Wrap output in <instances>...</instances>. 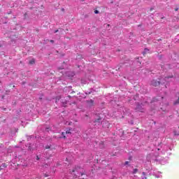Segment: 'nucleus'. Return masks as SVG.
I'll return each instance as SVG.
<instances>
[{"label":"nucleus","mask_w":179,"mask_h":179,"mask_svg":"<svg viewBox=\"0 0 179 179\" xmlns=\"http://www.w3.org/2000/svg\"><path fill=\"white\" fill-rule=\"evenodd\" d=\"M70 174H73L74 177L77 178V177H82V176H86L87 173L85 169L80 167V166H76L72 169L69 170Z\"/></svg>","instance_id":"obj_1"},{"label":"nucleus","mask_w":179,"mask_h":179,"mask_svg":"<svg viewBox=\"0 0 179 179\" xmlns=\"http://www.w3.org/2000/svg\"><path fill=\"white\" fill-rule=\"evenodd\" d=\"M94 122L95 125H100V124H103L102 127L103 128H108L110 125V123H108V122H103V118H101V117L100 116H98V117L95 119Z\"/></svg>","instance_id":"obj_2"},{"label":"nucleus","mask_w":179,"mask_h":179,"mask_svg":"<svg viewBox=\"0 0 179 179\" xmlns=\"http://www.w3.org/2000/svg\"><path fill=\"white\" fill-rule=\"evenodd\" d=\"M26 148H27L28 152H33L37 149V144L36 143H29L26 145Z\"/></svg>","instance_id":"obj_3"},{"label":"nucleus","mask_w":179,"mask_h":179,"mask_svg":"<svg viewBox=\"0 0 179 179\" xmlns=\"http://www.w3.org/2000/svg\"><path fill=\"white\" fill-rule=\"evenodd\" d=\"M52 140L50 139L49 142L45 145H43V149H49L51 150V148H52Z\"/></svg>","instance_id":"obj_4"},{"label":"nucleus","mask_w":179,"mask_h":179,"mask_svg":"<svg viewBox=\"0 0 179 179\" xmlns=\"http://www.w3.org/2000/svg\"><path fill=\"white\" fill-rule=\"evenodd\" d=\"M136 110L137 111H141V113H143V110H144L143 104L142 103L136 104Z\"/></svg>","instance_id":"obj_5"},{"label":"nucleus","mask_w":179,"mask_h":179,"mask_svg":"<svg viewBox=\"0 0 179 179\" xmlns=\"http://www.w3.org/2000/svg\"><path fill=\"white\" fill-rule=\"evenodd\" d=\"M147 160L148 162H152V160L156 161V156H155V154L150 153V155H147Z\"/></svg>","instance_id":"obj_6"},{"label":"nucleus","mask_w":179,"mask_h":179,"mask_svg":"<svg viewBox=\"0 0 179 179\" xmlns=\"http://www.w3.org/2000/svg\"><path fill=\"white\" fill-rule=\"evenodd\" d=\"M160 85V81L152 80L150 82V85L154 86V87H157Z\"/></svg>","instance_id":"obj_7"},{"label":"nucleus","mask_w":179,"mask_h":179,"mask_svg":"<svg viewBox=\"0 0 179 179\" xmlns=\"http://www.w3.org/2000/svg\"><path fill=\"white\" fill-rule=\"evenodd\" d=\"M86 103L89 107H93L94 106V100L93 99L87 100Z\"/></svg>","instance_id":"obj_8"},{"label":"nucleus","mask_w":179,"mask_h":179,"mask_svg":"<svg viewBox=\"0 0 179 179\" xmlns=\"http://www.w3.org/2000/svg\"><path fill=\"white\" fill-rule=\"evenodd\" d=\"M66 76H68V78H73L75 76V72L67 71L66 72Z\"/></svg>","instance_id":"obj_9"},{"label":"nucleus","mask_w":179,"mask_h":179,"mask_svg":"<svg viewBox=\"0 0 179 179\" xmlns=\"http://www.w3.org/2000/svg\"><path fill=\"white\" fill-rule=\"evenodd\" d=\"M66 66V64L65 63V62H63V64L58 67L57 69H58V71L59 72H61V71H62V69H65V67Z\"/></svg>","instance_id":"obj_10"},{"label":"nucleus","mask_w":179,"mask_h":179,"mask_svg":"<svg viewBox=\"0 0 179 179\" xmlns=\"http://www.w3.org/2000/svg\"><path fill=\"white\" fill-rule=\"evenodd\" d=\"M72 134V128H69L66 131V135H71Z\"/></svg>","instance_id":"obj_11"},{"label":"nucleus","mask_w":179,"mask_h":179,"mask_svg":"<svg viewBox=\"0 0 179 179\" xmlns=\"http://www.w3.org/2000/svg\"><path fill=\"white\" fill-rule=\"evenodd\" d=\"M94 92V90L93 88H91L89 91L85 92V94H92Z\"/></svg>","instance_id":"obj_12"},{"label":"nucleus","mask_w":179,"mask_h":179,"mask_svg":"<svg viewBox=\"0 0 179 179\" xmlns=\"http://www.w3.org/2000/svg\"><path fill=\"white\" fill-rule=\"evenodd\" d=\"M149 51H150L149 49L145 48L144 50L142 52L143 55H146V53L149 52Z\"/></svg>","instance_id":"obj_13"},{"label":"nucleus","mask_w":179,"mask_h":179,"mask_svg":"<svg viewBox=\"0 0 179 179\" xmlns=\"http://www.w3.org/2000/svg\"><path fill=\"white\" fill-rule=\"evenodd\" d=\"M81 83H83V85H86V83H87V81L86 80V79L82 78Z\"/></svg>","instance_id":"obj_14"},{"label":"nucleus","mask_w":179,"mask_h":179,"mask_svg":"<svg viewBox=\"0 0 179 179\" xmlns=\"http://www.w3.org/2000/svg\"><path fill=\"white\" fill-rule=\"evenodd\" d=\"M124 166H127V167H129V166H131V164L129 162L126 161L124 164Z\"/></svg>","instance_id":"obj_15"},{"label":"nucleus","mask_w":179,"mask_h":179,"mask_svg":"<svg viewBox=\"0 0 179 179\" xmlns=\"http://www.w3.org/2000/svg\"><path fill=\"white\" fill-rule=\"evenodd\" d=\"M59 100H61V96H57L55 98V103H58V101H59Z\"/></svg>","instance_id":"obj_16"},{"label":"nucleus","mask_w":179,"mask_h":179,"mask_svg":"<svg viewBox=\"0 0 179 179\" xmlns=\"http://www.w3.org/2000/svg\"><path fill=\"white\" fill-rule=\"evenodd\" d=\"M157 101H159V99H157V98H153L151 101V103H156Z\"/></svg>","instance_id":"obj_17"},{"label":"nucleus","mask_w":179,"mask_h":179,"mask_svg":"<svg viewBox=\"0 0 179 179\" xmlns=\"http://www.w3.org/2000/svg\"><path fill=\"white\" fill-rule=\"evenodd\" d=\"M177 104H179V98L173 102V106H177Z\"/></svg>","instance_id":"obj_18"},{"label":"nucleus","mask_w":179,"mask_h":179,"mask_svg":"<svg viewBox=\"0 0 179 179\" xmlns=\"http://www.w3.org/2000/svg\"><path fill=\"white\" fill-rule=\"evenodd\" d=\"M66 134V133H65V132H62V137H60V138H64V139H65L66 138V136H65Z\"/></svg>","instance_id":"obj_19"},{"label":"nucleus","mask_w":179,"mask_h":179,"mask_svg":"<svg viewBox=\"0 0 179 179\" xmlns=\"http://www.w3.org/2000/svg\"><path fill=\"white\" fill-rule=\"evenodd\" d=\"M142 175L144 176L143 177H142V179H146V173L145 172H142Z\"/></svg>","instance_id":"obj_20"},{"label":"nucleus","mask_w":179,"mask_h":179,"mask_svg":"<svg viewBox=\"0 0 179 179\" xmlns=\"http://www.w3.org/2000/svg\"><path fill=\"white\" fill-rule=\"evenodd\" d=\"M136 64H141V62L139 61V57L136 58Z\"/></svg>","instance_id":"obj_21"},{"label":"nucleus","mask_w":179,"mask_h":179,"mask_svg":"<svg viewBox=\"0 0 179 179\" xmlns=\"http://www.w3.org/2000/svg\"><path fill=\"white\" fill-rule=\"evenodd\" d=\"M31 138H34V136H29L27 138V141H30V139H31Z\"/></svg>","instance_id":"obj_22"},{"label":"nucleus","mask_w":179,"mask_h":179,"mask_svg":"<svg viewBox=\"0 0 179 179\" xmlns=\"http://www.w3.org/2000/svg\"><path fill=\"white\" fill-rule=\"evenodd\" d=\"M34 62H35L34 59H31L29 61V64H34Z\"/></svg>","instance_id":"obj_23"},{"label":"nucleus","mask_w":179,"mask_h":179,"mask_svg":"<svg viewBox=\"0 0 179 179\" xmlns=\"http://www.w3.org/2000/svg\"><path fill=\"white\" fill-rule=\"evenodd\" d=\"M129 124H131V125H134V120L129 121Z\"/></svg>","instance_id":"obj_24"},{"label":"nucleus","mask_w":179,"mask_h":179,"mask_svg":"<svg viewBox=\"0 0 179 179\" xmlns=\"http://www.w3.org/2000/svg\"><path fill=\"white\" fill-rule=\"evenodd\" d=\"M1 166H2V167H3V168L5 169V167H6V164L3 163V164H1Z\"/></svg>","instance_id":"obj_25"},{"label":"nucleus","mask_w":179,"mask_h":179,"mask_svg":"<svg viewBox=\"0 0 179 179\" xmlns=\"http://www.w3.org/2000/svg\"><path fill=\"white\" fill-rule=\"evenodd\" d=\"M94 13H95V15H98V13H99V10H94Z\"/></svg>","instance_id":"obj_26"},{"label":"nucleus","mask_w":179,"mask_h":179,"mask_svg":"<svg viewBox=\"0 0 179 179\" xmlns=\"http://www.w3.org/2000/svg\"><path fill=\"white\" fill-rule=\"evenodd\" d=\"M36 160H40V156L38 155L36 156Z\"/></svg>","instance_id":"obj_27"},{"label":"nucleus","mask_w":179,"mask_h":179,"mask_svg":"<svg viewBox=\"0 0 179 179\" xmlns=\"http://www.w3.org/2000/svg\"><path fill=\"white\" fill-rule=\"evenodd\" d=\"M62 104H63V106H65V104H66V101L64 102H62Z\"/></svg>","instance_id":"obj_28"},{"label":"nucleus","mask_w":179,"mask_h":179,"mask_svg":"<svg viewBox=\"0 0 179 179\" xmlns=\"http://www.w3.org/2000/svg\"><path fill=\"white\" fill-rule=\"evenodd\" d=\"M129 160H132V156L129 157Z\"/></svg>","instance_id":"obj_29"},{"label":"nucleus","mask_w":179,"mask_h":179,"mask_svg":"<svg viewBox=\"0 0 179 179\" xmlns=\"http://www.w3.org/2000/svg\"><path fill=\"white\" fill-rule=\"evenodd\" d=\"M58 31H59L58 29H57V30H55V31H54V33H55H55H58Z\"/></svg>","instance_id":"obj_30"},{"label":"nucleus","mask_w":179,"mask_h":179,"mask_svg":"<svg viewBox=\"0 0 179 179\" xmlns=\"http://www.w3.org/2000/svg\"><path fill=\"white\" fill-rule=\"evenodd\" d=\"M135 179H141V178H139L138 176H135Z\"/></svg>","instance_id":"obj_31"},{"label":"nucleus","mask_w":179,"mask_h":179,"mask_svg":"<svg viewBox=\"0 0 179 179\" xmlns=\"http://www.w3.org/2000/svg\"><path fill=\"white\" fill-rule=\"evenodd\" d=\"M135 173H138V169H135Z\"/></svg>","instance_id":"obj_32"},{"label":"nucleus","mask_w":179,"mask_h":179,"mask_svg":"<svg viewBox=\"0 0 179 179\" xmlns=\"http://www.w3.org/2000/svg\"><path fill=\"white\" fill-rule=\"evenodd\" d=\"M50 43H54V40H50Z\"/></svg>","instance_id":"obj_33"},{"label":"nucleus","mask_w":179,"mask_h":179,"mask_svg":"<svg viewBox=\"0 0 179 179\" xmlns=\"http://www.w3.org/2000/svg\"><path fill=\"white\" fill-rule=\"evenodd\" d=\"M133 174H135V169H133Z\"/></svg>","instance_id":"obj_34"},{"label":"nucleus","mask_w":179,"mask_h":179,"mask_svg":"<svg viewBox=\"0 0 179 179\" xmlns=\"http://www.w3.org/2000/svg\"><path fill=\"white\" fill-rule=\"evenodd\" d=\"M175 10L176 11L178 10V8H175Z\"/></svg>","instance_id":"obj_35"},{"label":"nucleus","mask_w":179,"mask_h":179,"mask_svg":"<svg viewBox=\"0 0 179 179\" xmlns=\"http://www.w3.org/2000/svg\"><path fill=\"white\" fill-rule=\"evenodd\" d=\"M85 17H88V15H85Z\"/></svg>","instance_id":"obj_36"},{"label":"nucleus","mask_w":179,"mask_h":179,"mask_svg":"<svg viewBox=\"0 0 179 179\" xmlns=\"http://www.w3.org/2000/svg\"><path fill=\"white\" fill-rule=\"evenodd\" d=\"M159 150H160V148H157V151L159 152Z\"/></svg>","instance_id":"obj_37"},{"label":"nucleus","mask_w":179,"mask_h":179,"mask_svg":"<svg viewBox=\"0 0 179 179\" xmlns=\"http://www.w3.org/2000/svg\"><path fill=\"white\" fill-rule=\"evenodd\" d=\"M1 170H2V168H1V166H0V171H1Z\"/></svg>","instance_id":"obj_38"},{"label":"nucleus","mask_w":179,"mask_h":179,"mask_svg":"<svg viewBox=\"0 0 179 179\" xmlns=\"http://www.w3.org/2000/svg\"><path fill=\"white\" fill-rule=\"evenodd\" d=\"M68 97L71 98V96H70V95H69V96H68Z\"/></svg>","instance_id":"obj_39"},{"label":"nucleus","mask_w":179,"mask_h":179,"mask_svg":"<svg viewBox=\"0 0 179 179\" xmlns=\"http://www.w3.org/2000/svg\"><path fill=\"white\" fill-rule=\"evenodd\" d=\"M150 10H153V8H150Z\"/></svg>","instance_id":"obj_40"},{"label":"nucleus","mask_w":179,"mask_h":179,"mask_svg":"<svg viewBox=\"0 0 179 179\" xmlns=\"http://www.w3.org/2000/svg\"><path fill=\"white\" fill-rule=\"evenodd\" d=\"M161 19H164V17H162Z\"/></svg>","instance_id":"obj_41"},{"label":"nucleus","mask_w":179,"mask_h":179,"mask_svg":"<svg viewBox=\"0 0 179 179\" xmlns=\"http://www.w3.org/2000/svg\"><path fill=\"white\" fill-rule=\"evenodd\" d=\"M141 26H142V25H141V24H140V25H138V27H141Z\"/></svg>","instance_id":"obj_42"},{"label":"nucleus","mask_w":179,"mask_h":179,"mask_svg":"<svg viewBox=\"0 0 179 179\" xmlns=\"http://www.w3.org/2000/svg\"><path fill=\"white\" fill-rule=\"evenodd\" d=\"M22 85H24V82L22 83Z\"/></svg>","instance_id":"obj_43"},{"label":"nucleus","mask_w":179,"mask_h":179,"mask_svg":"<svg viewBox=\"0 0 179 179\" xmlns=\"http://www.w3.org/2000/svg\"><path fill=\"white\" fill-rule=\"evenodd\" d=\"M62 10H64V8H62Z\"/></svg>","instance_id":"obj_44"},{"label":"nucleus","mask_w":179,"mask_h":179,"mask_svg":"<svg viewBox=\"0 0 179 179\" xmlns=\"http://www.w3.org/2000/svg\"><path fill=\"white\" fill-rule=\"evenodd\" d=\"M83 2L85 1V0H81Z\"/></svg>","instance_id":"obj_45"},{"label":"nucleus","mask_w":179,"mask_h":179,"mask_svg":"<svg viewBox=\"0 0 179 179\" xmlns=\"http://www.w3.org/2000/svg\"><path fill=\"white\" fill-rule=\"evenodd\" d=\"M85 117H87V115H85Z\"/></svg>","instance_id":"obj_46"},{"label":"nucleus","mask_w":179,"mask_h":179,"mask_svg":"<svg viewBox=\"0 0 179 179\" xmlns=\"http://www.w3.org/2000/svg\"><path fill=\"white\" fill-rule=\"evenodd\" d=\"M138 2H141V0H138Z\"/></svg>","instance_id":"obj_47"},{"label":"nucleus","mask_w":179,"mask_h":179,"mask_svg":"<svg viewBox=\"0 0 179 179\" xmlns=\"http://www.w3.org/2000/svg\"><path fill=\"white\" fill-rule=\"evenodd\" d=\"M136 129H138V128H136Z\"/></svg>","instance_id":"obj_48"}]
</instances>
